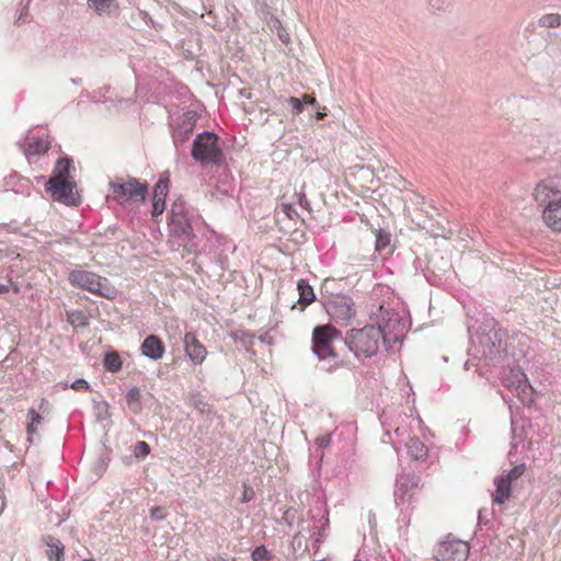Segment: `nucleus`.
I'll return each mask as SVG.
<instances>
[{
  "label": "nucleus",
  "instance_id": "obj_1",
  "mask_svg": "<svg viewBox=\"0 0 561 561\" xmlns=\"http://www.w3.org/2000/svg\"><path fill=\"white\" fill-rule=\"evenodd\" d=\"M533 196L541 207V221L553 233H561V185L557 179H546L536 184Z\"/></svg>",
  "mask_w": 561,
  "mask_h": 561
},
{
  "label": "nucleus",
  "instance_id": "obj_2",
  "mask_svg": "<svg viewBox=\"0 0 561 561\" xmlns=\"http://www.w3.org/2000/svg\"><path fill=\"white\" fill-rule=\"evenodd\" d=\"M389 328V323L382 328L366 325L362 329H353L345 335V344L348 346L356 357H371L377 354L380 342L385 340V329Z\"/></svg>",
  "mask_w": 561,
  "mask_h": 561
},
{
  "label": "nucleus",
  "instance_id": "obj_3",
  "mask_svg": "<svg viewBox=\"0 0 561 561\" xmlns=\"http://www.w3.org/2000/svg\"><path fill=\"white\" fill-rule=\"evenodd\" d=\"M342 339V333L334 325L327 323L313 328L311 344L312 352L320 360L339 357L334 343Z\"/></svg>",
  "mask_w": 561,
  "mask_h": 561
},
{
  "label": "nucleus",
  "instance_id": "obj_4",
  "mask_svg": "<svg viewBox=\"0 0 561 561\" xmlns=\"http://www.w3.org/2000/svg\"><path fill=\"white\" fill-rule=\"evenodd\" d=\"M424 484L421 477L414 473H401L394 484V502L398 506L413 508L419 503Z\"/></svg>",
  "mask_w": 561,
  "mask_h": 561
},
{
  "label": "nucleus",
  "instance_id": "obj_5",
  "mask_svg": "<svg viewBox=\"0 0 561 561\" xmlns=\"http://www.w3.org/2000/svg\"><path fill=\"white\" fill-rule=\"evenodd\" d=\"M68 278L73 286L89 290L92 294L106 299H114L116 297V289L110 282L95 273L85 270H73L69 273Z\"/></svg>",
  "mask_w": 561,
  "mask_h": 561
},
{
  "label": "nucleus",
  "instance_id": "obj_6",
  "mask_svg": "<svg viewBox=\"0 0 561 561\" xmlns=\"http://www.w3.org/2000/svg\"><path fill=\"white\" fill-rule=\"evenodd\" d=\"M218 141L219 138L214 133L206 131L199 134L193 142L192 157L202 163H219L222 151Z\"/></svg>",
  "mask_w": 561,
  "mask_h": 561
},
{
  "label": "nucleus",
  "instance_id": "obj_7",
  "mask_svg": "<svg viewBox=\"0 0 561 561\" xmlns=\"http://www.w3.org/2000/svg\"><path fill=\"white\" fill-rule=\"evenodd\" d=\"M110 186L114 199L119 204L144 202L148 192L146 184L133 178L117 179L111 182Z\"/></svg>",
  "mask_w": 561,
  "mask_h": 561
},
{
  "label": "nucleus",
  "instance_id": "obj_8",
  "mask_svg": "<svg viewBox=\"0 0 561 561\" xmlns=\"http://www.w3.org/2000/svg\"><path fill=\"white\" fill-rule=\"evenodd\" d=\"M469 551L467 542L447 537L435 547L434 558L436 561H467Z\"/></svg>",
  "mask_w": 561,
  "mask_h": 561
},
{
  "label": "nucleus",
  "instance_id": "obj_9",
  "mask_svg": "<svg viewBox=\"0 0 561 561\" xmlns=\"http://www.w3.org/2000/svg\"><path fill=\"white\" fill-rule=\"evenodd\" d=\"M525 465H518L507 473L495 479V491L492 494L493 503L501 505L511 497L512 483L519 479L525 473Z\"/></svg>",
  "mask_w": 561,
  "mask_h": 561
},
{
  "label": "nucleus",
  "instance_id": "obj_10",
  "mask_svg": "<svg viewBox=\"0 0 561 561\" xmlns=\"http://www.w3.org/2000/svg\"><path fill=\"white\" fill-rule=\"evenodd\" d=\"M46 190L54 199L65 204L77 205L80 202L79 196L75 192V183L70 179L59 180L58 178H50L46 184Z\"/></svg>",
  "mask_w": 561,
  "mask_h": 561
},
{
  "label": "nucleus",
  "instance_id": "obj_11",
  "mask_svg": "<svg viewBox=\"0 0 561 561\" xmlns=\"http://www.w3.org/2000/svg\"><path fill=\"white\" fill-rule=\"evenodd\" d=\"M328 312L335 321L347 322L355 314L354 304L348 297L337 296L329 302Z\"/></svg>",
  "mask_w": 561,
  "mask_h": 561
},
{
  "label": "nucleus",
  "instance_id": "obj_12",
  "mask_svg": "<svg viewBox=\"0 0 561 561\" xmlns=\"http://www.w3.org/2000/svg\"><path fill=\"white\" fill-rule=\"evenodd\" d=\"M185 355L194 365H202L207 357L206 347L199 342L194 332H186L183 337Z\"/></svg>",
  "mask_w": 561,
  "mask_h": 561
},
{
  "label": "nucleus",
  "instance_id": "obj_13",
  "mask_svg": "<svg viewBox=\"0 0 561 561\" xmlns=\"http://www.w3.org/2000/svg\"><path fill=\"white\" fill-rule=\"evenodd\" d=\"M516 385L507 383L508 388H515L516 394L524 404H531L535 401L534 388L529 385L525 373L519 369L512 370Z\"/></svg>",
  "mask_w": 561,
  "mask_h": 561
},
{
  "label": "nucleus",
  "instance_id": "obj_14",
  "mask_svg": "<svg viewBox=\"0 0 561 561\" xmlns=\"http://www.w3.org/2000/svg\"><path fill=\"white\" fill-rule=\"evenodd\" d=\"M169 183L170 180L168 176H162L156 183L153 187V197H152V211L151 216L153 218L162 215L165 209V198L169 193Z\"/></svg>",
  "mask_w": 561,
  "mask_h": 561
},
{
  "label": "nucleus",
  "instance_id": "obj_15",
  "mask_svg": "<svg viewBox=\"0 0 561 561\" xmlns=\"http://www.w3.org/2000/svg\"><path fill=\"white\" fill-rule=\"evenodd\" d=\"M169 226L171 230L176 234L190 237L193 231L192 226L182 207L178 205H174L171 209V219Z\"/></svg>",
  "mask_w": 561,
  "mask_h": 561
},
{
  "label": "nucleus",
  "instance_id": "obj_16",
  "mask_svg": "<svg viewBox=\"0 0 561 561\" xmlns=\"http://www.w3.org/2000/svg\"><path fill=\"white\" fill-rule=\"evenodd\" d=\"M50 148V139L49 136L45 137H27L23 145L22 150L25 156H41L45 154Z\"/></svg>",
  "mask_w": 561,
  "mask_h": 561
},
{
  "label": "nucleus",
  "instance_id": "obj_17",
  "mask_svg": "<svg viewBox=\"0 0 561 561\" xmlns=\"http://www.w3.org/2000/svg\"><path fill=\"white\" fill-rule=\"evenodd\" d=\"M140 348L142 355L154 360L160 359L164 354V344L157 335L147 336Z\"/></svg>",
  "mask_w": 561,
  "mask_h": 561
},
{
  "label": "nucleus",
  "instance_id": "obj_18",
  "mask_svg": "<svg viewBox=\"0 0 561 561\" xmlns=\"http://www.w3.org/2000/svg\"><path fill=\"white\" fill-rule=\"evenodd\" d=\"M297 290L299 294L297 305L299 306V310L304 311L309 305H311L316 300V294L313 291V288L306 279L298 280Z\"/></svg>",
  "mask_w": 561,
  "mask_h": 561
},
{
  "label": "nucleus",
  "instance_id": "obj_19",
  "mask_svg": "<svg viewBox=\"0 0 561 561\" xmlns=\"http://www.w3.org/2000/svg\"><path fill=\"white\" fill-rule=\"evenodd\" d=\"M88 2L99 15H111L119 10L117 0H88Z\"/></svg>",
  "mask_w": 561,
  "mask_h": 561
},
{
  "label": "nucleus",
  "instance_id": "obj_20",
  "mask_svg": "<svg viewBox=\"0 0 561 561\" xmlns=\"http://www.w3.org/2000/svg\"><path fill=\"white\" fill-rule=\"evenodd\" d=\"M407 447L409 455L415 460L423 459L427 455L426 446L419 438H410Z\"/></svg>",
  "mask_w": 561,
  "mask_h": 561
},
{
  "label": "nucleus",
  "instance_id": "obj_21",
  "mask_svg": "<svg viewBox=\"0 0 561 561\" xmlns=\"http://www.w3.org/2000/svg\"><path fill=\"white\" fill-rule=\"evenodd\" d=\"M72 169V161L69 158H61L56 162L53 178H58L59 180L70 179V171Z\"/></svg>",
  "mask_w": 561,
  "mask_h": 561
},
{
  "label": "nucleus",
  "instance_id": "obj_22",
  "mask_svg": "<svg viewBox=\"0 0 561 561\" xmlns=\"http://www.w3.org/2000/svg\"><path fill=\"white\" fill-rule=\"evenodd\" d=\"M104 367L111 373H117L122 369V359L117 352H110L105 355L103 360Z\"/></svg>",
  "mask_w": 561,
  "mask_h": 561
},
{
  "label": "nucleus",
  "instance_id": "obj_23",
  "mask_svg": "<svg viewBox=\"0 0 561 561\" xmlns=\"http://www.w3.org/2000/svg\"><path fill=\"white\" fill-rule=\"evenodd\" d=\"M48 545L47 556L50 561H62L64 546L59 540L50 539Z\"/></svg>",
  "mask_w": 561,
  "mask_h": 561
},
{
  "label": "nucleus",
  "instance_id": "obj_24",
  "mask_svg": "<svg viewBox=\"0 0 561 561\" xmlns=\"http://www.w3.org/2000/svg\"><path fill=\"white\" fill-rule=\"evenodd\" d=\"M67 321L77 328H84L88 325V318L81 310L67 311Z\"/></svg>",
  "mask_w": 561,
  "mask_h": 561
},
{
  "label": "nucleus",
  "instance_id": "obj_25",
  "mask_svg": "<svg viewBox=\"0 0 561 561\" xmlns=\"http://www.w3.org/2000/svg\"><path fill=\"white\" fill-rule=\"evenodd\" d=\"M140 391L136 387L129 389L126 394V402L134 412H138L140 410Z\"/></svg>",
  "mask_w": 561,
  "mask_h": 561
},
{
  "label": "nucleus",
  "instance_id": "obj_26",
  "mask_svg": "<svg viewBox=\"0 0 561 561\" xmlns=\"http://www.w3.org/2000/svg\"><path fill=\"white\" fill-rule=\"evenodd\" d=\"M28 422H27V434L33 435L36 433V426L42 423L43 417L34 410L30 409L27 413Z\"/></svg>",
  "mask_w": 561,
  "mask_h": 561
},
{
  "label": "nucleus",
  "instance_id": "obj_27",
  "mask_svg": "<svg viewBox=\"0 0 561 561\" xmlns=\"http://www.w3.org/2000/svg\"><path fill=\"white\" fill-rule=\"evenodd\" d=\"M539 23L545 27H558L561 24V16L556 13L545 14L540 18Z\"/></svg>",
  "mask_w": 561,
  "mask_h": 561
},
{
  "label": "nucleus",
  "instance_id": "obj_28",
  "mask_svg": "<svg viewBox=\"0 0 561 561\" xmlns=\"http://www.w3.org/2000/svg\"><path fill=\"white\" fill-rule=\"evenodd\" d=\"M251 558L253 561H267L271 559V554L264 546H260L252 551Z\"/></svg>",
  "mask_w": 561,
  "mask_h": 561
},
{
  "label": "nucleus",
  "instance_id": "obj_29",
  "mask_svg": "<svg viewBox=\"0 0 561 561\" xmlns=\"http://www.w3.org/2000/svg\"><path fill=\"white\" fill-rule=\"evenodd\" d=\"M390 242V234L387 232H383L381 230H378L376 232V249L378 251L385 249Z\"/></svg>",
  "mask_w": 561,
  "mask_h": 561
},
{
  "label": "nucleus",
  "instance_id": "obj_30",
  "mask_svg": "<svg viewBox=\"0 0 561 561\" xmlns=\"http://www.w3.org/2000/svg\"><path fill=\"white\" fill-rule=\"evenodd\" d=\"M280 209L287 216V218H289L291 220H294L298 217V213H297L296 208L289 203H283L280 205Z\"/></svg>",
  "mask_w": 561,
  "mask_h": 561
},
{
  "label": "nucleus",
  "instance_id": "obj_31",
  "mask_svg": "<svg viewBox=\"0 0 561 561\" xmlns=\"http://www.w3.org/2000/svg\"><path fill=\"white\" fill-rule=\"evenodd\" d=\"M149 453H150V447L146 442L141 440L136 444V446H135L136 457H146Z\"/></svg>",
  "mask_w": 561,
  "mask_h": 561
},
{
  "label": "nucleus",
  "instance_id": "obj_32",
  "mask_svg": "<svg viewBox=\"0 0 561 561\" xmlns=\"http://www.w3.org/2000/svg\"><path fill=\"white\" fill-rule=\"evenodd\" d=\"M10 289H12L15 294L20 293V287L11 279H9L7 284L0 283V294H7Z\"/></svg>",
  "mask_w": 561,
  "mask_h": 561
},
{
  "label": "nucleus",
  "instance_id": "obj_33",
  "mask_svg": "<svg viewBox=\"0 0 561 561\" xmlns=\"http://www.w3.org/2000/svg\"><path fill=\"white\" fill-rule=\"evenodd\" d=\"M316 444L319 448L328 447L331 444V434L324 433L316 438Z\"/></svg>",
  "mask_w": 561,
  "mask_h": 561
},
{
  "label": "nucleus",
  "instance_id": "obj_34",
  "mask_svg": "<svg viewBox=\"0 0 561 561\" xmlns=\"http://www.w3.org/2000/svg\"><path fill=\"white\" fill-rule=\"evenodd\" d=\"M287 102L294 107L296 114H300L304 110L302 101L296 96H290Z\"/></svg>",
  "mask_w": 561,
  "mask_h": 561
},
{
  "label": "nucleus",
  "instance_id": "obj_35",
  "mask_svg": "<svg viewBox=\"0 0 561 561\" xmlns=\"http://www.w3.org/2000/svg\"><path fill=\"white\" fill-rule=\"evenodd\" d=\"M71 388L75 390H85L89 388L88 382L84 379H77L72 385Z\"/></svg>",
  "mask_w": 561,
  "mask_h": 561
},
{
  "label": "nucleus",
  "instance_id": "obj_36",
  "mask_svg": "<svg viewBox=\"0 0 561 561\" xmlns=\"http://www.w3.org/2000/svg\"><path fill=\"white\" fill-rule=\"evenodd\" d=\"M161 511H162V510H161V507H159V506L152 507V508L150 510V516H151L153 519H157V520H159V519H163V518H164V516L161 514Z\"/></svg>",
  "mask_w": 561,
  "mask_h": 561
},
{
  "label": "nucleus",
  "instance_id": "obj_37",
  "mask_svg": "<svg viewBox=\"0 0 561 561\" xmlns=\"http://www.w3.org/2000/svg\"><path fill=\"white\" fill-rule=\"evenodd\" d=\"M301 101H302V103L309 104V105H314L317 102L316 98L310 94H304Z\"/></svg>",
  "mask_w": 561,
  "mask_h": 561
},
{
  "label": "nucleus",
  "instance_id": "obj_38",
  "mask_svg": "<svg viewBox=\"0 0 561 561\" xmlns=\"http://www.w3.org/2000/svg\"><path fill=\"white\" fill-rule=\"evenodd\" d=\"M47 404H48L47 400L46 399H42L41 404H39V410H44Z\"/></svg>",
  "mask_w": 561,
  "mask_h": 561
},
{
  "label": "nucleus",
  "instance_id": "obj_39",
  "mask_svg": "<svg viewBox=\"0 0 561 561\" xmlns=\"http://www.w3.org/2000/svg\"><path fill=\"white\" fill-rule=\"evenodd\" d=\"M325 115H327L325 113L318 112V113L316 114V117H317L318 119H323V117H324Z\"/></svg>",
  "mask_w": 561,
  "mask_h": 561
},
{
  "label": "nucleus",
  "instance_id": "obj_40",
  "mask_svg": "<svg viewBox=\"0 0 561 561\" xmlns=\"http://www.w3.org/2000/svg\"><path fill=\"white\" fill-rule=\"evenodd\" d=\"M219 561H237L234 558L230 559V560H226V559H221Z\"/></svg>",
  "mask_w": 561,
  "mask_h": 561
},
{
  "label": "nucleus",
  "instance_id": "obj_41",
  "mask_svg": "<svg viewBox=\"0 0 561 561\" xmlns=\"http://www.w3.org/2000/svg\"><path fill=\"white\" fill-rule=\"evenodd\" d=\"M82 561H94L93 559H84Z\"/></svg>",
  "mask_w": 561,
  "mask_h": 561
},
{
  "label": "nucleus",
  "instance_id": "obj_42",
  "mask_svg": "<svg viewBox=\"0 0 561 561\" xmlns=\"http://www.w3.org/2000/svg\"><path fill=\"white\" fill-rule=\"evenodd\" d=\"M354 561H362L360 559H355Z\"/></svg>",
  "mask_w": 561,
  "mask_h": 561
}]
</instances>
